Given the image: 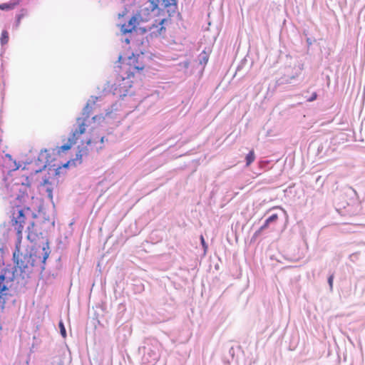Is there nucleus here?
<instances>
[{
  "mask_svg": "<svg viewBox=\"0 0 365 365\" xmlns=\"http://www.w3.org/2000/svg\"><path fill=\"white\" fill-rule=\"evenodd\" d=\"M12 189L14 191L19 192V194H16V200L21 203V205H17L16 207L13 208L11 218V225L16 231L18 239L21 240L26 221L24 209L29 210V201L33 200L34 196L31 193L30 185L28 182L16 183Z\"/></svg>",
  "mask_w": 365,
  "mask_h": 365,
  "instance_id": "nucleus-1",
  "label": "nucleus"
},
{
  "mask_svg": "<svg viewBox=\"0 0 365 365\" xmlns=\"http://www.w3.org/2000/svg\"><path fill=\"white\" fill-rule=\"evenodd\" d=\"M165 19H160L153 21L145 26H142L141 24L144 22L143 19L140 14H138L131 17L128 24H124L121 26V33L125 34L131 33L133 31L140 30L142 33L150 32L151 36H158L165 32V28L163 26Z\"/></svg>",
  "mask_w": 365,
  "mask_h": 365,
  "instance_id": "nucleus-2",
  "label": "nucleus"
},
{
  "mask_svg": "<svg viewBox=\"0 0 365 365\" xmlns=\"http://www.w3.org/2000/svg\"><path fill=\"white\" fill-rule=\"evenodd\" d=\"M43 253L38 255L37 252L30 254H19V252L14 253V258L16 259V267L28 276L32 271V267L38 264H44L49 256V247L48 243L42 248Z\"/></svg>",
  "mask_w": 365,
  "mask_h": 365,
  "instance_id": "nucleus-3",
  "label": "nucleus"
},
{
  "mask_svg": "<svg viewBox=\"0 0 365 365\" xmlns=\"http://www.w3.org/2000/svg\"><path fill=\"white\" fill-rule=\"evenodd\" d=\"M92 107L88 103L83 108L82 116L76 119V123L73 125V128L71 133V143H76L81 135L85 133L86 130L91 125V121L103 120L104 117L103 115H95L90 118V112Z\"/></svg>",
  "mask_w": 365,
  "mask_h": 365,
  "instance_id": "nucleus-4",
  "label": "nucleus"
},
{
  "mask_svg": "<svg viewBox=\"0 0 365 365\" xmlns=\"http://www.w3.org/2000/svg\"><path fill=\"white\" fill-rule=\"evenodd\" d=\"M121 60L122 57L120 56L119 68H121L122 71L128 74L134 75L135 73L143 71L145 66V56L143 54H132L123 61Z\"/></svg>",
  "mask_w": 365,
  "mask_h": 365,
  "instance_id": "nucleus-5",
  "label": "nucleus"
},
{
  "mask_svg": "<svg viewBox=\"0 0 365 365\" xmlns=\"http://www.w3.org/2000/svg\"><path fill=\"white\" fill-rule=\"evenodd\" d=\"M151 11H153L160 5V9L168 16L175 14L178 11L177 0H150Z\"/></svg>",
  "mask_w": 365,
  "mask_h": 365,
  "instance_id": "nucleus-6",
  "label": "nucleus"
},
{
  "mask_svg": "<svg viewBox=\"0 0 365 365\" xmlns=\"http://www.w3.org/2000/svg\"><path fill=\"white\" fill-rule=\"evenodd\" d=\"M133 74H128L122 71L121 68H119L118 76L115 79V85L116 86L115 90L118 89L119 92L125 93L132 86L133 81L130 78Z\"/></svg>",
  "mask_w": 365,
  "mask_h": 365,
  "instance_id": "nucleus-7",
  "label": "nucleus"
},
{
  "mask_svg": "<svg viewBox=\"0 0 365 365\" xmlns=\"http://www.w3.org/2000/svg\"><path fill=\"white\" fill-rule=\"evenodd\" d=\"M278 215L272 214L270 217H269L264 222V225H262L259 229L255 232V235L261 233L262 231L268 228L271 223L276 222L278 220Z\"/></svg>",
  "mask_w": 365,
  "mask_h": 365,
  "instance_id": "nucleus-8",
  "label": "nucleus"
},
{
  "mask_svg": "<svg viewBox=\"0 0 365 365\" xmlns=\"http://www.w3.org/2000/svg\"><path fill=\"white\" fill-rule=\"evenodd\" d=\"M76 143H71V136H70L68 139V143L58 148V153L65 152L66 150H68L71 148V146Z\"/></svg>",
  "mask_w": 365,
  "mask_h": 365,
  "instance_id": "nucleus-9",
  "label": "nucleus"
},
{
  "mask_svg": "<svg viewBox=\"0 0 365 365\" xmlns=\"http://www.w3.org/2000/svg\"><path fill=\"white\" fill-rule=\"evenodd\" d=\"M255 160V155L253 150H250L246 155V165L250 166Z\"/></svg>",
  "mask_w": 365,
  "mask_h": 365,
  "instance_id": "nucleus-10",
  "label": "nucleus"
},
{
  "mask_svg": "<svg viewBox=\"0 0 365 365\" xmlns=\"http://www.w3.org/2000/svg\"><path fill=\"white\" fill-rule=\"evenodd\" d=\"M88 153V148H82L81 149L78 153L76 154V159L77 160H79L80 163H81V158L83 155H87Z\"/></svg>",
  "mask_w": 365,
  "mask_h": 365,
  "instance_id": "nucleus-11",
  "label": "nucleus"
},
{
  "mask_svg": "<svg viewBox=\"0 0 365 365\" xmlns=\"http://www.w3.org/2000/svg\"><path fill=\"white\" fill-rule=\"evenodd\" d=\"M34 226V222L32 220L31 222H29V225L27 227V230H28V239L30 240H33V235H32V232H31V228Z\"/></svg>",
  "mask_w": 365,
  "mask_h": 365,
  "instance_id": "nucleus-12",
  "label": "nucleus"
},
{
  "mask_svg": "<svg viewBox=\"0 0 365 365\" xmlns=\"http://www.w3.org/2000/svg\"><path fill=\"white\" fill-rule=\"evenodd\" d=\"M8 41L9 34L6 30H4L1 32V42L2 44H6L7 43Z\"/></svg>",
  "mask_w": 365,
  "mask_h": 365,
  "instance_id": "nucleus-13",
  "label": "nucleus"
},
{
  "mask_svg": "<svg viewBox=\"0 0 365 365\" xmlns=\"http://www.w3.org/2000/svg\"><path fill=\"white\" fill-rule=\"evenodd\" d=\"M14 4H0V9L1 10H9L14 9Z\"/></svg>",
  "mask_w": 365,
  "mask_h": 365,
  "instance_id": "nucleus-14",
  "label": "nucleus"
},
{
  "mask_svg": "<svg viewBox=\"0 0 365 365\" xmlns=\"http://www.w3.org/2000/svg\"><path fill=\"white\" fill-rule=\"evenodd\" d=\"M5 277L4 274L0 275V292L2 293L3 292L7 290V287L2 284V282L4 281Z\"/></svg>",
  "mask_w": 365,
  "mask_h": 365,
  "instance_id": "nucleus-15",
  "label": "nucleus"
},
{
  "mask_svg": "<svg viewBox=\"0 0 365 365\" xmlns=\"http://www.w3.org/2000/svg\"><path fill=\"white\" fill-rule=\"evenodd\" d=\"M59 327H60V329H61V334L65 338L66 336V329H65L62 322H60Z\"/></svg>",
  "mask_w": 365,
  "mask_h": 365,
  "instance_id": "nucleus-16",
  "label": "nucleus"
},
{
  "mask_svg": "<svg viewBox=\"0 0 365 365\" xmlns=\"http://www.w3.org/2000/svg\"><path fill=\"white\" fill-rule=\"evenodd\" d=\"M317 98V94L316 92H314L312 96L307 98V101L309 102H312V101H314V100H316Z\"/></svg>",
  "mask_w": 365,
  "mask_h": 365,
  "instance_id": "nucleus-17",
  "label": "nucleus"
},
{
  "mask_svg": "<svg viewBox=\"0 0 365 365\" xmlns=\"http://www.w3.org/2000/svg\"><path fill=\"white\" fill-rule=\"evenodd\" d=\"M91 144H92V140H88L87 141V145H88V146H90V147H91V150H93V149H96V150H98L99 149H101V148H102V146H101H101H99V147H95V148L93 147V148Z\"/></svg>",
  "mask_w": 365,
  "mask_h": 365,
  "instance_id": "nucleus-18",
  "label": "nucleus"
},
{
  "mask_svg": "<svg viewBox=\"0 0 365 365\" xmlns=\"http://www.w3.org/2000/svg\"><path fill=\"white\" fill-rule=\"evenodd\" d=\"M333 281H334V275L332 274V275L329 276V277L328 279V282H329L331 289H332V287H333Z\"/></svg>",
  "mask_w": 365,
  "mask_h": 365,
  "instance_id": "nucleus-19",
  "label": "nucleus"
},
{
  "mask_svg": "<svg viewBox=\"0 0 365 365\" xmlns=\"http://www.w3.org/2000/svg\"><path fill=\"white\" fill-rule=\"evenodd\" d=\"M200 240H201L202 245L206 250L207 246V245L205 243V239H204L202 235H201V237H200Z\"/></svg>",
  "mask_w": 365,
  "mask_h": 365,
  "instance_id": "nucleus-20",
  "label": "nucleus"
},
{
  "mask_svg": "<svg viewBox=\"0 0 365 365\" xmlns=\"http://www.w3.org/2000/svg\"><path fill=\"white\" fill-rule=\"evenodd\" d=\"M46 191L48 192V197L52 198V190H51V189L48 187L46 189Z\"/></svg>",
  "mask_w": 365,
  "mask_h": 365,
  "instance_id": "nucleus-21",
  "label": "nucleus"
},
{
  "mask_svg": "<svg viewBox=\"0 0 365 365\" xmlns=\"http://www.w3.org/2000/svg\"><path fill=\"white\" fill-rule=\"evenodd\" d=\"M21 15L19 16H18V19H17V24H19L20 23V21H21Z\"/></svg>",
  "mask_w": 365,
  "mask_h": 365,
  "instance_id": "nucleus-22",
  "label": "nucleus"
},
{
  "mask_svg": "<svg viewBox=\"0 0 365 365\" xmlns=\"http://www.w3.org/2000/svg\"><path fill=\"white\" fill-rule=\"evenodd\" d=\"M103 141H104V137H101V139H100V143H101V144H103Z\"/></svg>",
  "mask_w": 365,
  "mask_h": 365,
  "instance_id": "nucleus-23",
  "label": "nucleus"
},
{
  "mask_svg": "<svg viewBox=\"0 0 365 365\" xmlns=\"http://www.w3.org/2000/svg\"><path fill=\"white\" fill-rule=\"evenodd\" d=\"M48 182V180H45L43 183V185H46Z\"/></svg>",
  "mask_w": 365,
  "mask_h": 365,
  "instance_id": "nucleus-24",
  "label": "nucleus"
},
{
  "mask_svg": "<svg viewBox=\"0 0 365 365\" xmlns=\"http://www.w3.org/2000/svg\"><path fill=\"white\" fill-rule=\"evenodd\" d=\"M69 163V162H68L66 164H65V167L68 166V164Z\"/></svg>",
  "mask_w": 365,
  "mask_h": 365,
  "instance_id": "nucleus-25",
  "label": "nucleus"
},
{
  "mask_svg": "<svg viewBox=\"0 0 365 365\" xmlns=\"http://www.w3.org/2000/svg\"><path fill=\"white\" fill-rule=\"evenodd\" d=\"M41 156H43V155H44V153H41Z\"/></svg>",
  "mask_w": 365,
  "mask_h": 365,
  "instance_id": "nucleus-26",
  "label": "nucleus"
}]
</instances>
